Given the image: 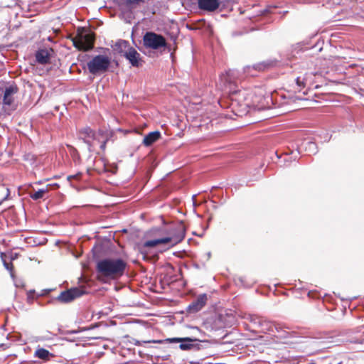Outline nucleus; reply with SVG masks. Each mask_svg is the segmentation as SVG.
Segmentation results:
<instances>
[{
	"label": "nucleus",
	"instance_id": "f257e3e1",
	"mask_svg": "<svg viewBox=\"0 0 364 364\" xmlns=\"http://www.w3.org/2000/svg\"><path fill=\"white\" fill-rule=\"evenodd\" d=\"M144 342L153 343H162L164 342L170 343H179V348L181 350L199 353L202 357V360L209 358L213 355L212 350L213 343L208 340H199L191 337H174L168 338L165 340H151Z\"/></svg>",
	"mask_w": 364,
	"mask_h": 364
},
{
	"label": "nucleus",
	"instance_id": "f03ea898",
	"mask_svg": "<svg viewBox=\"0 0 364 364\" xmlns=\"http://www.w3.org/2000/svg\"><path fill=\"white\" fill-rule=\"evenodd\" d=\"M317 343L318 341L316 339L298 336L274 323V350L280 349V344L293 346L292 348L305 350L308 347L314 346Z\"/></svg>",
	"mask_w": 364,
	"mask_h": 364
},
{
	"label": "nucleus",
	"instance_id": "7ed1b4c3",
	"mask_svg": "<svg viewBox=\"0 0 364 364\" xmlns=\"http://www.w3.org/2000/svg\"><path fill=\"white\" fill-rule=\"evenodd\" d=\"M127 265L122 258L105 257L97 261L95 269L98 275L115 279L124 275Z\"/></svg>",
	"mask_w": 364,
	"mask_h": 364
},
{
	"label": "nucleus",
	"instance_id": "20e7f679",
	"mask_svg": "<svg viewBox=\"0 0 364 364\" xmlns=\"http://www.w3.org/2000/svg\"><path fill=\"white\" fill-rule=\"evenodd\" d=\"M170 235H171L168 237L147 240L144 243L143 247H154L161 244L173 247L175 245H177L184 239L186 235V229L183 223L181 221L171 228L170 230Z\"/></svg>",
	"mask_w": 364,
	"mask_h": 364
},
{
	"label": "nucleus",
	"instance_id": "39448f33",
	"mask_svg": "<svg viewBox=\"0 0 364 364\" xmlns=\"http://www.w3.org/2000/svg\"><path fill=\"white\" fill-rule=\"evenodd\" d=\"M251 94V91L245 89L232 92L231 105L233 109H235L237 106L240 107V109L235 112L236 115L242 116L248 112V107L250 105L249 98Z\"/></svg>",
	"mask_w": 364,
	"mask_h": 364
},
{
	"label": "nucleus",
	"instance_id": "423d86ee",
	"mask_svg": "<svg viewBox=\"0 0 364 364\" xmlns=\"http://www.w3.org/2000/svg\"><path fill=\"white\" fill-rule=\"evenodd\" d=\"M111 59L105 55H97L87 63V67L91 74L104 73L108 70Z\"/></svg>",
	"mask_w": 364,
	"mask_h": 364
},
{
	"label": "nucleus",
	"instance_id": "0eeeda50",
	"mask_svg": "<svg viewBox=\"0 0 364 364\" xmlns=\"http://www.w3.org/2000/svg\"><path fill=\"white\" fill-rule=\"evenodd\" d=\"M142 41L146 48L159 50L168 47L166 38L161 34L154 31H146L143 36Z\"/></svg>",
	"mask_w": 364,
	"mask_h": 364
},
{
	"label": "nucleus",
	"instance_id": "6e6552de",
	"mask_svg": "<svg viewBox=\"0 0 364 364\" xmlns=\"http://www.w3.org/2000/svg\"><path fill=\"white\" fill-rule=\"evenodd\" d=\"M87 294V291L80 287H73L63 291L56 299L62 304H68Z\"/></svg>",
	"mask_w": 364,
	"mask_h": 364
},
{
	"label": "nucleus",
	"instance_id": "1a4fd4ad",
	"mask_svg": "<svg viewBox=\"0 0 364 364\" xmlns=\"http://www.w3.org/2000/svg\"><path fill=\"white\" fill-rule=\"evenodd\" d=\"M273 67V60H267L254 64L252 65H246L243 68V73L247 76L256 77L260 72H264Z\"/></svg>",
	"mask_w": 364,
	"mask_h": 364
},
{
	"label": "nucleus",
	"instance_id": "9d476101",
	"mask_svg": "<svg viewBox=\"0 0 364 364\" xmlns=\"http://www.w3.org/2000/svg\"><path fill=\"white\" fill-rule=\"evenodd\" d=\"M79 139L87 145L88 151H92V139H96V132L90 127H85L79 130Z\"/></svg>",
	"mask_w": 364,
	"mask_h": 364
},
{
	"label": "nucleus",
	"instance_id": "9b49d317",
	"mask_svg": "<svg viewBox=\"0 0 364 364\" xmlns=\"http://www.w3.org/2000/svg\"><path fill=\"white\" fill-rule=\"evenodd\" d=\"M207 300L208 296L206 294H200L187 306V312L189 314H196L198 312L205 306Z\"/></svg>",
	"mask_w": 364,
	"mask_h": 364
},
{
	"label": "nucleus",
	"instance_id": "f8f14e48",
	"mask_svg": "<svg viewBox=\"0 0 364 364\" xmlns=\"http://www.w3.org/2000/svg\"><path fill=\"white\" fill-rule=\"evenodd\" d=\"M124 57L133 67L139 68L142 65L143 61L141 60V55L133 47L128 48V50L124 54Z\"/></svg>",
	"mask_w": 364,
	"mask_h": 364
},
{
	"label": "nucleus",
	"instance_id": "ddd939ff",
	"mask_svg": "<svg viewBox=\"0 0 364 364\" xmlns=\"http://www.w3.org/2000/svg\"><path fill=\"white\" fill-rule=\"evenodd\" d=\"M53 52L51 48H39L35 53L36 61L41 65L48 64Z\"/></svg>",
	"mask_w": 364,
	"mask_h": 364
},
{
	"label": "nucleus",
	"instance_id": "4468645a",
	"mask_svg": "<svg viewBox=\"0 0 364 364\" xmlns=\"http://www.w3.org/2000/svg\"><path fill=\"white\" fill-rule=\"evenodd\" d=\"M317 73L313 71H306L303 75L296 77L295 82L298 88L305 87L306 85H310L313 80V77L316 76Z\"/></svg>",
	"mask_w": 364,
	"mask_h": 364
},
{
	"label": "nucleus",
	"instance_id": "2eb2a0df",
	"mask_svg": "<svg viewBox=\"0 0 364 364\" xmlns=\"http://www.w3.org/2000/svg\"><path fill=\"white\" fill-rule=\"evenodd\" d=\"M198 8L201 10L213 12L220 6L219 0H198Z\"/></svg>",
	"mask_w": 364,
	"mask_h": 364
},
{
	"label": "nucleus",
	"instance_id": "dca6fc26",
	"mask_svg": "<svg viewBox=\"0 0 364 364\" xmlns=\"http://www.w3.org/2000/svg\"><path fill=\"white\" fill-rule=\"evenodd\" d=\"M17 92L18 87L16 85H11L8 87H6L3 97V103L5 105H11L14 102L13 95Z\"/></svg>",
	"mask_w": 364,
	"mask_h": 364
},
{
	"label": "nucleus",
	"instance_id": "f3484780",
	"mask_svg": "<svg viewBox=\"0 0 364 364\" xmlns=\"http://www.w3.org/2000/svg\"><path fill=\"white\" fill-rule=\"evenodd\" d=\"M33 356L45 361H49L54 357V354L44 348L38 346Z\"/></svg>",
	"mask_w": 364,
	"mask_h": 364
},
{
	"label": "nucleus",
	"instance_id": "a211bd4d",
	"mask_svg": "<svg viewBox=\"0 0 364 364\" xmlns=\"http://www.w3.org/2000/svg\"><path fill=\"white\" fill-rule=\"evenodd\" d=\"M128 41L119 39L112 46L114 50L119 53L121 56H124V53L127 52L128 48H130Z\"/></svg>",
	"mask_w": 364,
	"mask_h": 364
},
{
	"label": "nucleus",
	"instance_id": "6ab92c4d",
	"mask_svg": "<svg viewBox=\"0 0 364 364\" xmlns=\"http://www.w3.org/2000/svg\"><path fill=\"white\" fill-rule=\"evenodd\" d=\"M291 356L290 355L289 351L284 349L282 350V352L278 353L276 355H274V363H283V364H290L291 360L290 358Z\"/></svg>",
	"mask_w": 364,
	"mask_h": 364
},
{
	"label": "nucleus",
	"instance_id": "aec40b11",
	"mask_svg": "<svg viewBox=\"0 0 364 364\" xmlns=\"http://www.w3.org/2000/svg\"><path fill=\"white\" fill-rule=\"evenodd\" d=\"M119 6L125 8H132L134 5H139L141 4H149L154 0H115Z\"/></svg>",
	"mask_w": 364,
	"mask_h": 364
},
{
	"label": "nucleus",
	"instance_id": "412c9836",
	"mask_svg": "<svg viewBox=\"0 0 364 364\" xmlns=\"http://www.w3.org/2000/svg\"><path fill=\"white\" fill-rule=\"evenodd\" d=\"M161 137V132L159 131H154L146 134L143 139V144L146 146H149L156 142Z\"/></svg>",
	"mask_w": 364,
	"mask_h": 364
},
{
	"label": "nucleus",
	"instance_id": "4be33fe9",
	"mask_svg": "<svg viewBox=\"0 0 364 364\" xmlns=\"http://www.w3.org/2000/svg\"><path fill=\"white\" fill-rule=\"evenodd\" d=\"M305 147V150L309 154H315L317 153V145L315 142L311 141H306L303 144Z\"/></svg>",
	"mask_w": 364,
	"mask_h": 364
},
{
	"label": "nucleus",
	"instance_id": "5701e85b",
	"mask_svg": "<svg viewBox=\"0 0 364 364\" xmlns=\"http://www.w3.org/2000/svg\"><path fill=\"white\" fill-rule=\"evenodd\" d=\"M48 191V188H41L39 190H38L37 191H36L35 193L31 194V198L34 200H39L41 198H43V195L45 193H46Z\"/></svg>",
	"mask_w": 364,
	"mask_h": 364
},
{
	"label": "nucleus",
	"instance_id": "b1692460",
	"mask_svg": "<svg viewBox=\"0 0 364 364\" xmlns=\"http://www.w3.org/2000/svg\"><path fill=\"white\" fill-rule=\"evenodd\" d=\"M48 336H39L36 338V341L37 342H43L46 341H49L52 338L53 336H55L54 333L50 331H48Z\"/></svg>",
	"mask_w": 364,
	"mask_h": 364
},
{
	"label": "nucleus",
	"instance_id": "393cba45",
	"mask_svg": "<svg viewBox=\"0 0 364 364\" xmlns=\"http://www.w3.org/2000/svg\"><path fill=\"white\" fill-rule=\"evenodd\" d=\"M82 38H84L85 41L89 44H92L95 41L94 34L91 32H87L85 35L82 36Z\"/></svg>",
	"mask_w": 364,
	"mask_h": 364
},
{
	"label": "nucleus",
	"instance_id": "a878e982",
	"mask_svg": "<svg viewBox=\"0 0 364 364\" xmlns=\"http://www.w3.org/2000/svg\"><path fill=\"white\" fill-rule=\"evenodd\" d=\"M11 276L13 278L14 282V285L16 287H24L25 284H24V282H23V281L22 279H14V276L13 274H11Z\"/></svg>",
	"mask_w": 364,
	"mask_h": 364
},
{
	"label": "nucleus",
	"instance_id": "bb28decb",
	"mask_svg": "<svg viewBox=\"0 0 364 364\" xmlns=\"http://www.w3.org/2000/svg\"><path fill=\"white\" fill-rule=\"evenodd\" d=\"M109 140V136L108 135H106V136L105 137V139H102V141L100 142L101 144H100V149L102 150V151H105V149H106V144L107 143Z\"/></svg>",
	"mask_w": 364,
	"mask_h": 364
},
{
	"label": "nucleus",
	"instance_id": "cd10ccee",
	"mask_svg": "<svg viewBox=\"0 0 364 364\" xmlns=\"http://www.w3.org/2000/svg\"><path fill=\"white\" fill-rule=\"evenodd\" d=\"M282 98V95H279L278 93H276V91L274 90V109H276V108H277V105L278 104L279 100H281Z\"/></svg>",
	"mask_w": 364,
	"mask_h": 364
},
{
	"label": "nucleus",
	"instance_id": "c85d7f7f",
	"mask_svg": "<svg viewBox=\"0 0 364 364\" xmlns=\"http://www.w3.org/2000/svg\"><path fill=\"white\" fill-rule=\"evenodd\" d=\"M3 264L7 270H9V272L12 271V267H13L12 263H8L5 260H3Z\"/></svg>",
	"mask_w": 364,
	"mask_h": 364
},
{
	"label": "nucleus",
	"instance_id": "c756f323",
	"mask_svg": "<svg viewBox=\"0 0 364 364\" xmlns=\"http://www.w3.org/2000/svg\"><path fill=\"white\" fill-rule=\"evenodd\" d=\"M96 135L102 137V139H105L106 135H108V134L107 133H105V132L103 131L102 129H99L98 132L96 133Z\"/></svg>",
	"mask_w": 364,
	"mask_h": 364
},
{
	"label": "nucleus",
	"instance_id": "7c9ffc66",
	"mask_svg": "<svg viewBox=\"0 0 364 364\" xmlns=\"http://www.w3.org/2000/svg\"><path fill=\"white\" fill-rule=\"evenodd\" d=\"M80 175V173H77V174H75V175H70V176H68L67 177V180L68 181H70L72 178H77Z\"/></svg>",
	"mask_w": 364,
	"mask_h": 364
},
{
	"label": "nucleus",
	"instance_id": "2f4dec72",
	"mask_svg": "<svg viewBox=\"0 0 364 364\" xmlns=\"http://www.w3.org/2000/svg\"><path fill=\"white\" fill-rule=\"evenodd\" d=\"M7 190V193L5 197H4L1 200H0V205L7 199V198L9 197V194H10V192H9V188L6 189Z\"/></svg>",
	"mask_w": 364,
	"mask_h": 364
},
{
	"label": "nucleus",
	"instance_id": "473e14b6",
	"mask_svg": "<svg viewBox=\"0 0 364 364\" xmlns=\"http://www.w3.org/2000/svg\"><path fill=\"white\" fill-rule=\"evenodd\" d=\"M296 48H297V49H299V50H301L302 52H304V51H306V50H308V48H307V47H303V46H300V45H298V46H296Z\"/></svg>",
	"mask_w": 364,
	"mask_h": 364
},
{
	"label": "nucleus",
	"instance_id": "72a5a7b5",
	"mask_svg": "<svg viewBox=\"0 0 364 364\" xmlns=\"http://www.w3.org/2000/svg\"><path fill=\"white\" fill-rule=\"evenodd\" d=\"M288 13V11H274V16L277 15V14H279V15H285L286 14Z\"/></svg>",
	"mask_w": 364,
	"mask_h": 364
},
{
	"label": "nucleus",
	"instance_id": "f704fd0d",
	"mask_svg": "<svg viewBox=\"0 0 364 364\" xmlns=\"http://www.w3.org/2000/svg\"><path fill=\"white\" fill-rule=\"evenodd\" d=\"M355 343H360V344L364 343V338H361V339H358L356 341H355Z\"/></svg>",
	"mask_w": 364,
	"mask_h": 364
},
{
	"label": "nucleus",
	"instance_id": "c9c22d12",
	"mask_svg": "<svg viewBox=\"0 0 364 364\" xmlns=\"http://www.w3.org/2000/svg\"><path fill=\"white\" fill-rule=\"evenodd\" d=\"M211 257V252H208L206 253V260H208Z\"/></svg>",
	"mask_w": 364,
	"mask_h": 364
},
{
	"label": "nucleus",
	"instance_id": "e433bc0d",
	"mask_svg": "<svg viewBox=\"0 0 364 364\" xmlns=\"http://www.w3.org/2000/svg\"><path fill=\"white\" fill-rule=\"evenodd\" d=\"M95 141H97L98 142H101L102 141V138L100 136H97V139H94Z\"/></svg>",
	"mask_w": 364,
	"mask_h": 364
},
{
	"label": "nucleus",
	"instance_id": "4c0bfd02",
	"mask_svg": "<svg viewBox=\"0 0 364 364\" xmlns=\"http://www.w3.org/2000/svg\"><path fill=\"white\" fill-rule=\"evenodd\" d=\"M283 114V112H280V111H274V116L275 115H281Z\"/></svg>",
	"mask_w": 364,
	"mask_h": 364
},
{
	"label": "nucleus",
	"instance_id": "58836bf2",
	"mask_svg": "<svg viewBox=\"0 0 364 364\" xmlns=\"http://www.w3.org/2000/svg\"><path fill=\"white\" fill-rule=\"evenodd\" d=\"M238 280H239L240 283L242 285H244V284H243L244 281H243V278H242V277H240V278L238 279Z\"/></svg>",
	"mask_w": 364,
	"mask_h": 364
},
{
	"label": "nucleus",
	"instance_id": "ea45409f",
	"mask_svg": "<svg viewBox=\"0 0 364 364\" xmlns=\"http://www.w3.org/2000/svg\"><path fill=\"white\" fill-rule=\"evenodd\" d=\"M219 1H220V3H224V2H228L230 0H219Z\"/></svg>",
	"mask_w": 364,
	"mask_h": 364
},
{
	"label": "nucleus",
	"instance_id": "a19ab883",
	"mask_svg": "<svg viewBox=\"0 0 364 364\" xmlns=\"http://www.w3.org/2000/svg\"><path fill=\"white\" fill-rule=\"evenodd\" d=\"M48 186H53L58 187V183L49 184Z\"/></svg>",
	"mask_w": 364,
	"mask_h": 364
},
{
	"label": "nucleus",
	"instance_id": "79ce46f5",
	"mask_svg": "<svg viewBox=\"0 0 364 364\" xmlns=\"http://www.w3.org/2000/svg\"><path fill=\"white\" fill-rule=\"evenodd\" d=\"M308 65V63H306V62H302V63H301V65H302L303 67H304V65Z\"/></svg>",
	"mask_w": 364,
	"mask_h": 364
},
{
	"label": "nucleus",
	"instance_id": "37998d69",
	"mask_svg": "<svg viewBox=\"0 0 364 364\" xmlns=\"http://www.w3.org/2000/svg\"><path fill=\"white\" fill-rule=\"evenodd\" d=\"M270 94H271V100L273 102V92H272Z\"/></svg>",
	"mask_w": 364,
	"mask_h": 364
},
{
	"label": "nucleus",
	"instance_id": "c03bdc74",
	"mask_svg": "<svg viewBox=\"0 0 364 364\" xmlns=\"http://www.w3.org/2000/svg\"><path fill=\"white\" fill-rule=\"evenodd\" d=\"M274 154L276 155V156L277 157L278 159H280V156L277 154V151L274 152Z\"/></svg>",
	"mask_w": 364,
	"mask_h": 364
},
{
	"label": "nucleus",
	"instance_id": "a18cd8bd",
	"mask_svg": "<svg viewBox=\"0 0 364 364\" xmlns=\"http://www.w3.org/2000/svg\"><path fill=\"white\" fill-rule=\"evenodd\" d=\"M43 291H44L46 293H48V292L50 291V289H44Z\"/></svg>",
	"mask_w": 364,
	"mask_h": 364
},
{
	"label": "nucleus",
	"instance_id": "49530a36",
	"mask_svg": "<svg viewBox=\"0 0 364 364\" xmlns=\"http://www.w3.org/2000/svg\"><path fill=\"white\" fill-rule=\"evenodd\" d=\"M34 292H35V290H30V291H29V294H33V293H34Z\"/></svg>",
	"mask_w": 364,
	"mask_h": 364
},
{
	"label": "nucleus",
	"instance_id": "de8ad7c7",
	"mask_svg": "<svg viewBox=\"0 0 364 364\" xmlns=\"http://www.w3.org/2000/svg\"><path fill=\"white\" fill-rule=\"evenodd\" d=\"M311 294H312L311 291H309V294H308L309 296H312Z\"/></svg>",
	"mask_w": 364,
	"mask_h": 364
},
{
	"label": "nucleus",
	"instance_id": "09e8293b",
	"mask_svg": "<svg viewBox=\"0 0 364 364\" xmlns=\"http://www.w3.org/2000/svg\"><path fill=\"white\" fill-rule=\"evenodd\" d=\"M274 68L277 66V63H276V60H274Z\"/></svg>",
	"mask_w": 364,
	"mask_h": 364
},
{
	"label": "nucleus",
	"instance_id": "8fccbe9b",
	"mask_svg": "<svg viewBox=\"0 0 364 364\" xmlns=\"http://www.w3.org/2000/svg\"><path fill=\"white\" fill-rule=\"evenodd\" d=\"M75 333V331H70V333Z\"/></svg>",
	"mask_w": 364,
	"mask_h": 364
},
{
	"label": "nucleus",
	"instance_id": "3c124183",
	"mask_svg": "<svg viewBox=\"0 0 364 364\" xmlns=\"http://www.w3.org/2000/svg\"><path fill=\"white\" fill-rule=\"evenodd\" d=\"M197 363L191 362V364H196Z\"/></svg>",
	"mask_w": 364,
	"mask_h": 364
},
{
	"label": "nucleus",
	"instance_id": "603ef678",
	"mask_svg": "<svg viewBox=\"0 0 364 364\" xmlns=\"http://www.w3.org/2000/svg\"><path fill=\"white\" fill-rule=\"evenodd\" d=\"M4 346V344H0V347H3Z\"/></svg>",
	"mask_w": 364,
	"mask_h": 364
}]
</instances>
